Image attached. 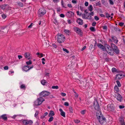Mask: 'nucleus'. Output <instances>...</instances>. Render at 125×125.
Returning a JSON list of instances; mask_svg holds the SVG:
<instances>
[{
  "instance_id": "1",
  "label": "nucleus",
  "mask_w": 125,
  "mask_h": 125,
  "mask_svg": "<svg viewBox=\"0 0 125 125\" xmlns=\"http://www.w3.org/2000/svg\"><path fill=\"white\" fill-rule=\"evenodd\" d=\"M65 38L64 36L62 35L58 34L57 35V40L59 43L63 42L65 40Z\"/></svg>"
},
{
  "instance_id": "2",
  "label": "nucleus",
  "mask_w": 125,
  "mask_h": 125,
  "mask_svg": "<svg viewBox=\"0 0 125 125\" xmlns=\"http://www.w3.org/2000/svg\"><path fill=\"white\" fill-rule=\"evenodd\" d=\"M73 30L80 36H82L83 35V32L80 29L77 27H75L73 28Z\"/></svg>"
},
{
  "instance_id": "3",
  "label": "nucleus",
  "mask_w": 125,
  "mask_h": 125,
  "mask_svg": "<svg viewBox=\"0 0 125 125\" xmlns=\"http://www.w3.org/2000/svg\"><path fill=\"white\" fill-rule=\"evenodd\" d=\"M51 94L50 92L46 91H43L39 94L40 96L42 97H45Z\"/></svg>"
},
{
  "instance_id": "4",
  "label": "nucleus",
  "mask_w": 125,
  "mask_h": 125,
  "mask_svg": "<svg viewBox=\"0 0 125 125\" xmlns=\"http://www.w3.org/2000/svg\"><path fill=\"white\" fill-rule=\"evenodd\" d=\"M46 10L44 8L40 9L38 11V13L39 15L41 16L45 14L46 13Z\"/></svg>"
},
{
  "instance_id": "5",
  "label": "nucleus",
  "mask_w": 125,
  "mask_h": 125,
  "mask_svg": "<svg viewBox=\"0 0 125 125\" xmlns=\"http://www.w3.org/2000/svg\"><path fill=\"white\" fill-rule=\"evenodd\" d=\"M100 123L102 124L106 122V119L103 116L98 118Z\"/></svg>"
},
{
  "instance_id": "6",
  "label": "nucleus",
  "mask_w": 125,
  "mask_h": 125,
  "mask_svg": "<svg viewBox=\"0 0 125 125\" xmlns=\"http://www.w3.org/2000/svg\"><path fill=\"white\" fill-rule=\"evenodd\" d=\"M94 106L95 109L97 111L100 110V106L97 101H95L94 103Z\"/></svg>"
},
{
  "instance_id": "7",
  "label": "nucleus",
  "mask_w": 125,
  "mask_h": 125,
  "mask_svg": "<svg viewBox=\"0 0 125 125\" xmlns=\"http://www.w3.org/2000/svg\"><path fill=\"white\" fill-rule=\"evenodd\" d=\"M23 123L25 125H27L29 124L30 125L32 124L33 122L31 120H25L23 121Z\"/></svg>"
},
{
  "instance_id": "8",
  "label": "nucleus",
  "mask_w": 125,
  "mask_h": 125,
  "mask_svg": "<svg viewBox=\"0 0 125 125\" xmlns=\"http://www.w3.org/2000/svg\"><path fill=\"white\" fill-rule=\"evenodd\" d=\"M107 107L108 109L111 111L115 109L114 105L112 104H108Z\"/></svg>"
},
{
  "instance_id": "9",
  "label": "nucleus",
  "mask_w": 125,
  "mask_h": 125,
  "mask_svg": "<svg viewBox=\"0 0 125 125\" xmlns=\"http://www.w3.org/2000/svg\"><path fill=\"white\" fill-rule=\"evenodd\" d=\"M97 46L99 48H101L103 51H105L106 49L105 48V46H104L101 44L99 43L97 45Z\"/></svg>"
},
{
  "instance_id": "10",
  "label": "nucleus",
  "mask_w": 125,
  "mask_h": 125,
  "mask_svg": "<svg viewBox=\"0 0 125 125\" xmlns=\"http://www.w3.org/2000/svg\"><path fill=\"white\" fill-rule=\"evenodd\" d=\"M0 7L2 9L8 10L9 9L10 7L8 5L4 4L1 5Z\"/></svg>"
},
{
  "instance_id": "11",
  "label": "nucleus",
  "mask_w": 125,
  "mask_h": 125,
  "mask_svg": "<svg viewBox=\"0 0 125 125\" xmlns=\"http://www.w3.org/2000/svg\"><path fill=\"white\" fill-rule=\"evenodd\" d=\"M115 95L116 96V99L119 102H121L122 100L121 96L118 93H117Z\"/></svg>"
},
{
  "instance_id": "12",
  "label": "nucleus",
  "mask_w": 125,
  "mask_h": 125,
  "mask_svg": "<svg viewBox=\"0 0 125 125\" xmlns=\"http://www.w3.org/2000/svg\"><path fill=\"white\" fill-rule=\"evenodd\" d=\"M8 30L7 28L6 27H2L1 28V30H0V34L2 33V32H8Z\"/></svg>"
},
{
  "instance_id": "13",
  "label": "nucleus",
  "mask_w": 125,
  "mask_h": 125,
  "mask_svg": "<svg viewBox=\"0 0 125 125\" xmlns=\"http://www.w3.org/2000/svg\"><path fill=\"white\" fill-rule=\"evenodd\" d=\"M96 115L97 119L103 116L99 110L97 111L96 112Z\"/></svg>"
},
{
  "instance_id": "14",
  "label": "nucleus",
  "mask_w": 125,
  "mask_h": 125,
  "mask_svg": "<svg viewBox=\"0 0 125 125\" xmlns=\"http://www.w3.org/2000/svg\"><path fill=\"white\" fill-rule=\"evenodd\" d=\"M25 57L28 59V60L31 59V57H30V54L29 52H26L24 54Z\"/></svg>"
},
{
  "instance_id": "15",
  "label": "nucleus",
  "mask_w": 125,
  "mask_h": 125,
  "mask_svg": "<svg viewBox=\"0 0 125 125\" xmlns=\"http://www.w3.org/2000/svg\"><path fill=\"white\" fill-rule=\"evenodd\" d=\"M123 77L122 74H118L116 75L115 78L116 79H120L122 78Z\"/></svg>"
},
{
  "instance_id": "16",
  "label": "nucleus",
  "mask_w": 125,
  "mask_h": 125,
  "mask_svg": "<svg viewBox=\"0 0 125 125\" xmlns=\"http://www.w3.org/2000/svg\"><path fill=\"white\" fill-rule=\"evenodd\" d=\"M37 100L38 101V103H39L40 104L43 101H45V100L42 97H39L38 98Z\"/></svg>"
},
{
  "instance_id": "17",
  "label": "nucleus",
  "mask_w": 125,
  "mask_h": 125,
  "mask_svg": "<svg viewBox=\"0 0 125 125\" xmlns=\"http://www.w3.org/2000/svg\"><path fill=\"white\" fill-rule=\"evenodd\" d=\"M105 48H106V51H107V52L110 51V50L112 49L111 47L110 46L107 44H105Z\"/></svg>"
},
{
  "instance_id": "18",
  "label": "nucleus",
  "mask_w": 125,
  "mask_h": 125,
  "mask_svg": "<svg viewBox=\"0 0 125 125\" xmlns=\"http://www.w3.org/2000/svg\"><path fill=\"white\" fill-rule=\"evenodd\" d=\"M22 69L24 71L27 72L30 69L29 66H24L23 67Z\"/></svg>"
},
{
  "instance_id": "19",
  "label": "nucleus",
  "mask_w": 125,
  "mask_h": 125,
  "mask_svg": "<svg viewBox=\"0 0 125 125\" xmlns=\"http://www.w3.org/2000/svg\"><path fill=\"white\" fill-rule=\"evenodd\" d=\"M77 22L78 24L80 25H82L83 24V20L80 18H78L77 19Z\"/></svg>"
},
{
  "instance_id": "20",
  "label": "nucleus",
  "mask_w": 125,
  "mask_h": 125,
  "mask_svg": "<svg viewBox=\"0 0 125 125\" xmlns=\"http://www.w3.org/2000/svg\"><path fill=\"white\" fill-rule=\"evenodd\" d=\"M59 111L60 112H61L60 114L61 115L63 116L64 117H65V113L64 112H63L62 109L60 108L59 109Z\"/></svg>"
},
{
  "instance_id": "21",
  "label": "nucleus",
  "mask_w": 125,
  "mask_h": 125,
  "mask_svg": "<svg viewBox=\"0 0 125 125\" xmlns=\"http://www.w3.org/2000/svg\"><path fill=\"white\" fill-rule=\"evenodd\" d=\"M111 47L113 49V50L114 51L115 49H116L118 48L117 46L114 44L112 43L111 44Z\"/></svg>"
},
{
  "instance_id": "22",
  "label": "nucleus",
  "mask_w": 125,
  "mask_h": 125,
  "mask_svg": "<svg viewBox=\"0 0 125 125\" xmlns=\"http://www.w3.org/2000/svg\"><path fill=\"white\" fill-rule=\"evenodd\" d=\"M112 38L114 40V42L115 43H117L118 40L116 38L115 36H112Z\"/></svg>"
},
{
  "instance_id": "23",
  "label": "nucleus",
  "mask_w": 125,
  "mask_h": 125,
  "mask_svg": "<svg viewBox=\"0 0 125 125\" xmlns=\"http://www.w3.org/2000/svg\"><path fill=\"white\" fill-rule=\"evenodd\" d=\"M54 115V112L52 111H50V113L49 114L48 116L49 117L52 116Z\"/></svg>"
},
{
  "instance_id": "24",
  "label": "nucleus",
  "mask_w": 125,
  "mask_h": 125,
  "mask_svg": "<svg viewBox=\"0 0 125 125\" xmlns=\"http://www.w3.org/2000/svg\"><path fill=\"white\" fill-rule=\"evenodd\" d=\"M0 117L3 119L5 120H7V117L6 116V115H1Z\"/></svg>"
},
{
  "instance_id": "25",
  "label": "nucleus",
  "mask_w": 125,
  "mask_h": 125,
  "mask_svg": "<svg viewBox=\"0 0 125 125\" xmlns=\"http://www.w3.org/2000/svg\"><path fill=\"white\" fill-rule=\"evenodd\" d=\"M114 89L115 90V92L117 94V92L119 91V89L117 86H115Z\"/></svg>"
},
{
  "instance_id": "26",
  "label": "nucleus",
  "mask_w": 125,
  "mask_h": 125,
  "mask_svg": "<svg viewBox=\"0 0 125 125\" xmlns=\"http://www.w3.org/2000/svg\"><path fill=\"white\" fill-rule=\"evenodd\" d=\"M41 83L42 85H45V83H47V81L45 80H41Z\"/></svg>"
},
{
  "instance_id": "27",
  "label": "nucleus",
  "mask_w": 125,
  "mask_h": 125,
  "mask_svg": "<svg viewBox=\"0 0 125 125\" xmlns=\"http://www.w3.org/2000/svg\"><path fill=\"white\" fill-rule=\"evenodd\" d=\"M116 49H115V50H114V51L116 54H118L119 53V50L118 48H117Z\"/></svg>"
},
{
  "instance_id": "28",
  "label": "nucleus",
  "mask_w": 125,
  "mask_h": 125,
  "mask_svg": "<svg viewBox=\"0 0 125 125\" xmlns=\"http://www.w3.org/2000/svg\"><path fill=\"white\" fill-rule=\"evenodd\" d=\"M113 51L112 49H111L110 50V51H108L107 52L109 54L111 55H112L113 54Z\"/></svg>"
},
{
  "instance_id": "29",
  "label": "nucleus",
  "mask_w": 125,
  "mask_h": 125,
  "mask_svg": "<svg viewBox=\"0 0 125 125\" xmlns=\"http://www.w3.org/2000/svg\"><path fill=\"white\" fill-rule=\"evenodd\" d=\"M20 88L21 89H25L26 87L25 85L24 84H22L20 86Z\"/></svg>"
},
{
  "instance_id": "30",
  "label": "nucleus",
  "mask_w": 125,
  "mask_h": 125,
  "mask_svg": "<svg viewBox=\"0 0 125 125\" xmlns=\"http://www.w3.org/2000/svg\"><path fill=\"white\" fill-rule=\"evenodd\" d=\"M120 121L121 123V124L122 125H125V123L124 122V120L122 119H121L120 120Z\"/></svg>"
},
{
  "instance_id": "31",
  "label": "nucleus",
  "mask_w": 125,
  "mask_h": 125,
  "mask_svg": "<svg viewBox=\"0 0 125 125\" xmlns=\"http://www.w3.org/2000/svg\"><path fill=\"white\" fill-rule=\"evenodd\" d=\"M93 7L92 5H90L88 7V9L90 11H91L93 10Z\"/></svg>"
},
{
  "instance_id": "32",
  "label": "nucleus",
  "mask_w": 125,
  "mask_h": 125,
  "mask_svg": "<svg viewBox=\"0 0 125 125\" xmlns=\"http://www.w3.org/2000/svg\"><path fill=\"white\" fill-rule=\"evenodd\" d=\"M81 15H82L83 18L85 19H87V17H86V15L85 14H81Z\"/></svg>"
},
{
  "instance_id": "33",
  "label": "nucleus",
  "mask_w": 125,
  "mask_h": 125,
  "mask_svg": "<svg viewBox=\"0 0 125 125\" xmlns=\"http://www.w3.org/2000/svg\"><path fill=\"white\" fill-rule=\"evenodd\" d=\"M38 102H39L37 100L36 101L34 102V104L35 105H36V106L40 105V104L39 103H38Z\"/></svg>"
},
{
  "instance_id": "34",
  "label": "nucleus",
  "mask_w": 125,
  "mask_h": 125,
  "mask_svg": "<svg viewBox=\"0 0 125 125\" xmlns=\"http://www.w3.org/2000/svg\"><path fill=\"white\" fill-rule=\"evenodd\" d=\"M64 31L66 33L68 34L69 33L70 31L68 30L67 29H64Z\"/></svg>"
},
{
  "instance_id": "35",
  "label": "nucleus",
  "mask_w": 125,
  "mask_h": 125,
  "mask_svg": "<svg viewBox=\"0 0 125 125\" xmlns=\"http://www.w3.org/2000/svg\"><path fill=\"white\" fill-rule=\"evenodd\" d=\"M90 30L92 31H95V28L93 27H90Z\"/></svg>"
},
{
  "instance_id": "36",
  "label": "nucleus",
  "mask_w": 125,
  "mask_h": 125,
  "mask_svg": "<svg viewBox=\"0 0 125 125\" xmlns=\"http://www.w3.org/2000/svg\"><path fill=\"white\" fill-rule=\"evenodd\" d=\"M26 63L27 65H29L31 64L32 62L31 60H30L29 61L26 62Z\"/></svg>"
},
{
  "instance_id": "37",
  "label": "nucleus",
  "mask_w": 125,
  "mask_h": 125,
  "mask_svg": "<svg viewBox=\"0 0 125 125\" xmlns=\"http://www.w3.org/2000/svg\"><path fill=\"white\" fill-rule=\"evenodd\" d=\"M50 117L49 118L48 120V121L49 122H52L53 119V118L52 116H50Z\"/></svg>"
},
{
  "instance_id": "38",
  "label": "nucleus",
  "mask_w": 125,
  "mask_h": 125,
  "mask_svg": "<svg viewBox=\"0 0 125 125\" xmlns=\"http://www.w3.org/2000/svg\"><path fill=\"white\" fill-rule=\"evenodd\" d=\"M17 4L20 7H22L23 6V4L22 3L19 2L17 3Z\"/></svg>"
},
{
  "instance_id": "39",
  "label": "nucleus",
  "mask_w": 125,
  "mask_h": 125,
  "mask_svg": "<svg viewBox=\"0 0 125 125\" xmlns=\"http://www.w3.org/2000/svg\"><path fill=\"white\" fill-rule=\"evenodd\" d=\"M69 110L70 112L72 113L73 112V110L72 107H70L69 108Z\"/></svg>"
},
{
  "instance_id": "40",
  "label": "nucleus",
  "mask_w": 125,
  "mask_h": 125,
  "mask_svg": "<svg viewBox=\"0 0 125 125\" xmlns=\"http://www.w3.org/2000/svg\"><path fill=\"white\" fill-rule=\"evenodd\" d=\"M116 83L118 86L120 87L121 86V84L120 83V82L119 81L117 80L116 81Z\"/></svg>"
},
{
  "instance_id": "41",
  "label": "nucleus",
  "mask_w": 125,
  "mask_h": 125,
  "mask_svg": "<svg viewBox=\"0 0 125 125\" xmlns=\"http://www.w3.org/2000/svg\"><path fill=\"white\" fill-rule=\"evenodd\" d=\"M73 92L75 94H74L75 96V97H77L79 95L74 90H73Z\"/></svg>"
},
{
  "instance_id": "42",
  "label": "nucleus",
  "mask_w": 125,
  "mask_h": 125,
  "mask_svg": "<svg viewBox=\"0 0 125 125\" xmlns=\"http://www.w3.org/2000/svg\"><path fill=\"white\" fill-rule=\"evenodd\" d=\"M114 29L115 30V31H118L119 32L120 31V30L119 29L117 28H116V27Z\"/></svg>"
},
{
  "instance_id": "43",
  "label": "nucleus",
  "mask_w": 125,
  "mask_h": 125,
  "mask_svg": "<svg viewBox=\"0 0 125 125\" xmlns=\"http://www.w3.org/2000/svg\"><path fill=\"white\" fill-rule=\"evenodd\" d=\"M116 70H117L115 68H113L112 69V72H116Z\"/></svg>"
},
{
  "instance_id": "44",
  "label": "nucleus",
  "mask_w": 125,
  "mask_h": 125,
  "mask_svg": "<svg viewBox=\"0 0 125 125\" xmlns=\"http://www.w3.org/2000/svg\"><path fill=\"white\" fill-rule=\"evenodd\" d=\"M52 89H58V86H53L52 87Z\"/></svg>"
},
{
  "instance_id": "45",
  "label": "nucleus",
  "mask_w": 125,
  "mask_h": 125,
  "mask_svg": "<svg viewBox=\"0 0 125 125\" xmlns=\"http://www.w3.org/2000/svg\"><path fill=\"white\" fill-rule=\"evenodd\" d=\"M109 2L111 5H113L114 4V2L112 0H109Z\"/></svg>"
},
{
  "instance_id": "46",
  "label": "nucleus",
  "mask_w": 125,
  "mask_h": 125,
  "mask_svg": "<svg viewBox=\"0 0 125 125\" xmlns=\"http://www.w3.org/2000/svg\"><path fill=\"white\" fill-rule=\"evenodd\" d=\"M106 16L107 18H109L110 17V15L109 14L107 13H106Z\"/></svg>"
},
{
  "instance_id": "47",
  "label": "nucleus",
  "mask_w": 125,
  "mask_h": 125,
  "mask_svg": "<svg viewBox=\"0 0 125 125\" xmlns=\"http://www.w3.org/2000/svg\"><path fill=\"white\" fill-rule=\"evenodd\" d=\"M101 5V3L100 1L99 2L97 3H96V6H100Z\"/></svg>"
},
{
  "instance_id": "48",
  "label": "nucleus",
  "mask_w": 125,
  "mask_h": 125,
  "mask_svg": "<svg viewBox=\"0 0 125 125\" xmlns=\"http://www.w3.org/2000/svg\"><path fill=\"white\" fill-rule=\"evenodd\" d=\"M1 16L2 17V18L4 19H5L6 17V15L4 14H2L1 15Z\"/></svg>"
},
{
  "instance_id": "49",
  "label": "nucleus",
  "mask_w": 125,
  "mask_h": 125,
  "mask_svg": "<svg viewBox=\"0 0 125 125\" xmlns=\"http://www.w3.org/2000/svg\"><path fill=\"white\" fill-rule=\"evenodd\" d=\"M63 50L66 52L68 53L69 52V51L67 50L66 49L63 48Z\"/></svg>"
},
{
  "instance_id": "50",
  "label": "nucleus",
  "mask_w": 125,
  "mask_h": 125,
  "mask_svg": "<svg viewBox=\"0 0 125 125\" xmlns=\"http://www.w3.org/2000/svg\"><path fill=\"white\" fill-rule=\"evenodd\" d=\"M124 24V23L123 22H120L119 23V25L120 26H122Z\"/></svg>"
},
{
  "instance_id": "51",
  "label": "nucleus",
  "mask_w": 125,
  "mask_h": 125,
  "mask_svg": "<svg viewBox=\"0 0 125 125\" xmlns=\"http://www.w3.org/2000/svg\"><path fill=\"white\" fill-rule=\"evenodd\" d=\"M102 27L103 29L106 30H107V27L105 25L104 26H103Z\"/></svg>"
},
{
  "instance_id": "52",
  "label": "nucleus",
  "mask_w": 125,
  "mask_h": 125,
  "mask_svg": "<svg viewBox=\"0 0 125 125\" xmlns=\"http://www.w3.org/2000/svg\"><path fill=\"white\" fill-rule=\"evenodd\" d=\"M74 122L75 123H79L80 122V121L79 120L76 119L74 120Z\"/></svg>"
},
{
  "instance_id": "53",
  "label": "nucleus",
  "mask_w": 125,
  "mask_h": 125,
  "mask_svg": "<svg viewBox=\"0 0 125 125\" xmlns=\"http://www.w3.org/2000/svg\"><path fill=\"white\" fill-rule=\"evenodd\" d=\"M119 107L120 109H123L124 108L125 106L123 105H120L119 106Z\"/></svg>"
},
{
  "instance_id": "54",
  "label": "nucleus",
  "mask_w": 125,
  "mask_h": 125,
  "mask_svg": "<svg viewBox=\"0 0 125 125\" xmlns=\"http://www.w3.org/2000/svg\"><path fill=\"white\" fill-rule=\"evenodd\" d=\"M87 19H91L92 18V16H90V15H88L87 17Z\"/></svg>"
},
{
  "instance_id": "55",
  "label": "nucleus",
  "mask_w": 125,
  "mask_h": 125,
  "mask_svg": "<svg viewBox=\"0 0 125 125\" xmlns=\"http://www.w3.org/2000/svg\"><path fill=\"white\" fill-rule=\"evenodd\" d=\"M88 15H89L90 16H93L94 15V13L93 12H91V13H89Z\"/></svg>"
},
{
  "instance_id": "56",
  "label": "nucleus",
  "mask_w": 125,
  "mask_h": 125,
  "mask_svg": "<svg viewBox=\"0 0 125 125\" xmlns=\"http://www.w3.org/2000/svg\"><path fill=\"white\" fill-rule=\"evenodd\" d=\"M94 19L96 21H98L99 19V18L96 16H95Z\"/></svg>"
},
{
  "instance_id": "57",
  "label": "nucleus",
  "mask_w": 125,
  "mask_h": 125,
  "mask_svg": "<svg viewBox=\"0 0 125 125\" xmlns=\"http://www.w3.org/2000/svg\"><path fill=\"white\" fill-rule=\"evenodd\" d=\"M85 110H82L81 112V113L82 114H84L85 113Z\"/></svg>"
},
{
  "instance_id": "58",
  "label": "nucleus",
  "mask_w": 125,
  "mask_h": 125,
  "mask_svg": "<svg viewBox=\"0 0 125 125\" xmlns=\"http://www.w3.org/2000/svg\"><path fill=\"white\" fill-rule=\"evenodd\" d=\"M64 105L66 106H68L69 105V103L67 102H65L64 103Z\"/></svg>"
},
{
  "instance_id": "59",
  "label": "nucleus",
  "mask_w": 125,
  "mask_h": 125,
  "mask_svg": "<svg viewBox=\"0 0 125 125\" xmlns=\"http://www.w3.org/2000/svg\"><path fill=\"white\" fill-rule=\"evenodd\" d=\"M38 112L37 111L36 112V113H35V114L34 116L35 117H36L37 116V115H38Z\"/></svg>"
},
{
  "instance_id": "60",
  "label": "nucleus",
  "mask_w": 125,
  "mask_h": 125,
  "mask_svg": "<svg viewBox=\"0 0 125 125\" xmlns=\"http://www.w3.org/2000/svg\"><path fill=\"white\" fill-rule=\"evenodd\" d=\"M8 66H5L4 67V69L5 70H7L8 69Z\"/></svg>"
},
{
  "instance_id": "61",
  "label": "nucleus",
  "mask_w": 125,
  "mask_h": 125,
  "mask_svg": "<svg viewBox=\"0 0 125 125\" xmlns=\"http://www.w3.org/2000/svg\"><path fill=\"white\" fill-rule=\"evenodd\" d=\"M86 6H87L88 5V3L87 2H85L84 4Z\"/></svg>"
},
{
  "instance_id": "62",
  "label": "nucleus",
  "mask_w": 125,
  "mask_h": 125,
  "mask_svg": "<svg viewBox=\"0 0 125 125\" xmlns=\"http://www.w3.org/2000/svg\"><path fill=\"white\" fill-rule=\"evenodd\" d=\"M96 24V22H94L92 23V25L93 26H94Z\"/></svg>"
},
{
  "instance_id": "63",
  "label": "nucleus",
  "mask_w": 125,
  "mask_h": 125,
  "mask_svg": "<svg viewBox=\"0 0 125 125\" xmlns=\"http://www.w3.org/2000/svg\"><path fill=\"white\" fill-rule=\"evenodd\" d=\"M61 95L63 96H65L66 95V94L63 93H61Z\"/></svg>"
},
{
  "instance_id": "64",
  "label": "nucleus",
  "mask_w": 125,
  "mask_h": 125,
  "mask_svg": "<svg viewBox=\"0 0 125 125\" xmlns=\"http://www.w3.org/2000/svg\"><path fill=\"white\" fill-rule=\"evenodd\" d=\"M18 57L19 58V59H20L22 58V57L21 55H19L18 56Z\"/></svg>"
}]
</instances>
